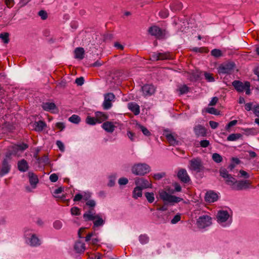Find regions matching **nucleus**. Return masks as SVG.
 Returning <instances> with one entry per match:
<instances>
[{
  "mask_svg": "<svg viewBox=\"0 0 259 259\" xmlns=\"http://www.w3.org/2000/svg\"><path fill=\"white\" fill-rule=\"evenodd\" d=\"M62 224L59 221H55L54 223V227L56 229H60L62 227Z\"/></svg>",
  "mask_w": 259,
  "mask_h": 259,
  "instance_id": "nucleus-63",
  "label": "nucleus"
},
{
  "mask_svg": "<svg viewBox=\"0 0 259 259\" xmlns=\"http://www.w3.org/2000/svg\"><path fill=\"white\" fill-rule=\"evenodd\" d=\"M128 107L135 115H137L140 113V107L137 104L135 103H130L128 104Z\"/></svg>",
  "mask_w": 259,
  "mask_h": 259,
  "instance_id": "nucleus-25",
  "label": "nucleus"
},
{
  "mask_svg": "<svg viewBox=\"0 0 259 259\" xmlns=\"http://www.w3.org/2000/svg\"><path fill=\"white\" fill-rule=\"evenodd\" d=\"M103 128L108 133H112L115 129V126L110 121H106L102 125Z\"/></svg>",
  "mask_w": 259,
  "mask_h": 259,
  "instance_id": "nucleus-22",
  "label": "nucleus"
},
{
  "mask_svg": "<svg viewBox=\"0 0 259 259\" xmlns=\"http://www.w3.org/2000/svg\"><path fill=\"white\" fill-rule=\"evenodd\" d=\"M211 218L207 215L200 217L197 221L198 226L200 228H204L211 224Z\"/></svg>",
  "mask_w": 259,
  "mask_h": 259,
  "instance_id": "nucleus-9",
  "label": "nucleus"
},
{
  "mask_svg": "<svg viewBox=\"0 0 259 259\" xmlns=\"http://www.w3.org/2000/svg\"><path fill=\"white\" fill-rule=\"evenodd\" d=\"M194 131L197 137L206 136V129L201 124H197L194 127Z\"/></svg>",
  "mask_w": 259,
  "mask_h": 259,
  "instance_id": "nucleus-14",
  "label": "nucleus"
},
{
  "mask_svg": "<svg viewBox=\"0 0 259 259\" xmlns=\"http://www.w3.org/2000/svg\"><path fill=\"white\" fill-rule=\"evenodd\" d=\"M40 241L38 237L35 234H33L30 239V245L36 246L40 245Z\"/></svg>",
  "mask_w": 259,
  "mask_h": 259,
  "instance_id": "nucleus-33",
  "label": "nucleus"
},
{
  "mask_svg": "<svg viewBox=\"0 0 259 259\" xmlns=\"http://www.w3.org/2000/svg\"><path fill=\"white\" fill-rule=\"evenodd\" d=\"M34 125V130L36 131L40 132L42 131L45 127H46L47 124L45 121L39 120L37 122H35Z\"/></svg>",
  "mask_w": 259,
  "mask_h": 259,
  "instance_id": "nucleus-28",
  "label": "nucleus"
},
{
  "mask_svg": "<svg viewBox=\"0 0 259 259\" xmlns=\"http://www.w3.org/2000/svg\"><path fill=\"white\" fill-rule=\"evenodd\" d=\"M74 248L78 253L83 252L85 249V244L80 241H77L74 245Z\"/></svg>",
  "mask_w": 259,
  "mask_h": 259,
  "instance_id": "nucleus-24",
  "label": "nucleus"
},
{
  "mask_svg": "<svg viewBox=\"0 0 259 259\" xmlns=\"http://www.w3.org/2000/svg\"><path fill=\"white\" fill-rule=\"evenodd\" d=\"M242 137V135L240 133L232 134L227 137L228 141H234L240 139Z\"/></svg>",
  "mask_w": 259,
  "mask_h": 259,
  "instance_id": "nucleus-34",
  "label": "nucleus"
},
{
  "mask_svg": "<svg viewBox=\"0 0 259 259\" xmlns=\"http://www.w3.org/2000/svg\"><path fill=\"white\" fill-rule=\"evenodd\" d=\"M38 15L42 20H46L48 17L47 13L44 10H40L38 12Z\"/></svg>",
  "mask_w": 259,
  "mask_h": 259,
  "instance_id": "nucleus-54",
  "label": "nucleus"
},
{
  "mask_svg": "<svg viewBox=\"0 0 259 259\" xmlns=\"http://www.w3.org/2000/svg\"><path fill=\"white\" fill-rule=\"evenodd\" d=\"M218 100H219V99L218 97H213L208 105L210 106H214L217 103Z\"/></svg>",
  "mask_w": 259,
  "mask_h": 259,
  "instance_id": "nucleus-62",
  "label": "nucleus"
},
{
  "mask_svg": "<svg viewBox=\"0 0 259 259\" xmlns=\"http://www.w3.org/2000/svg\"><path fill=\"white\" fill-rule=\"evenodd\" d=\"M179 91L181 95L186 94L189 92V88L186 85H183L179 88Z\"/></svg>",
  "mask_w": 259,
  "mask_h": 259,
  "instance_id": "nucleus-48",
  "label": "nucleus"
},
{
  "mask_svg": "<svg viewBox=\"0 0 259 259\" xmlns=\"http://www.w3.org/2000/svg\"><path fill=\"white\" fill-rule=\"evenodd\" d=\"M220 174L221 177L227 179L230 175L228 174V171L224 168H221L220 169Z\"/></svg>",
  "mask_w": 259,
  "mask_h": 259,
  "instance_id": "nucleus-43",
  "label": "nucleus"
},
{
  "mask_svg": "<svg viewBox=\"0 0 259 259\" xmlns=\"http://www.w3.org/2000/svg\"><path fill=\"white\" fill-rule=\"evenodd\" d=\"M145 196L149 203H152L154 201V195L153 192H146Z\"/></svg>",
  "mask_w": 259,
  "mask_h": 259,
  "instance_id": "nucleus-41",
  "label": "nucleus"
},
{
  "mask_svg": "<svg viewBox=\"0 0 259 259\" xmlns=\"http://www.w3.org/2000/svg\"><path fill=\"white\" fill-rule=\"evenodd\" d=\"M237 182L236 180L231 175L227 178L226 180V183L229 185L232 186H234V185L236 184V182Z\"/></svg>",
  "mask_w": 259,
  "mask_h": 259,
  "instance_id": "nucleus-37",
  "label": "nucleus"
},
{
  "mask_svg": "<svg viewBox=\"0 0 259 259\" xmlns=\"http://www.w3.org/2000/svg\"><path fill=\"white\" fill-rule=\"evenodd\" d=\"M170 7L173 11H179L182 9L183 5L181 2H175L171 4Z\"/></svg>",
  "mask_w": 259,
  "mask_h": 259,
  "instance_id": "nucleus-30",
  "label": "nucleus"
},
{
  "mask_svg": "<svg viewBox=\"0 0 259 259\" xmlns=\"http://www.w3.org/2000/svg\"><path fill=\"white\" fill-rule=\"evenodd\" d=\"M128 182V179L125 178H120L118 180V183L120 185H126V184H127Z\"/></svg>",
  "mask_w": 259,
  "mask_h": 259,
  "instance_id": "nucleus-58",
  "label": "nucleus"
},
{
  "mask_svg": "<svg viewBox=\"0 0 259 259\" xmlns=\"http://www.w3.org/2000/svg\"><path fill=\"white\" fill-rule=\"evenodd\" d=\"M165 137L168 141V143L171 145H178L179 142L176 140L174 136L171 134H167L165 135Z\"/></svg>",
  "mask_w": 259,
  "mask_h": 259,
  "instance_id": "nucleus-31",
  "label": "nucleus"
},
{
  "mask_svg": "<svg viewBox=\"0 0 259 259\" xmlns=\"http://www.w3.org/2000/svg\"><path fill=\"white\" fill-rule=\"evenodd\" d=\"M237 120H234L231 121L226 126V130L227 131L229 132L230 127L236 125L237 124Z\"/></svg>",
  "mask_w": 259,
  "mask_h": 259,
  "instance_id": "nucleus-52",
  "label": "nucleus"
},
{
  "mask_svg": "<svg viewBox=\"0 0 259 259\" xmlns=\"http://www.w3.org/2000/svg\"><path fill=\"white\" fill-rule=\"evenodd\" d=\"M212 160L217 163H220L223 160V158L222 156L220 154L217 153H213L212 154Z\"/></svg>",
  "mask_w": 259,
  "mask_h": 259,
  "instance_id": "nucleus-38",
  "label": "nucleus"
},
{
  "mask_svg": "<svg viewBox=\"0 0 259 259\" xmlns=\"http://www.w3.org/2000/svg\"><path fill=\"white\" fill-rule=\"evenodd\" d=\"M86 123L90 125H95L97 123L96 117H93L90 116H88L85 119Z\"/></svg>",
  "mask_w": 259,
  "mask_h": 259,
  "instance_id": "nucleus-36",
  "label": "nucleus"
},
{
  "mask_svg": "<svg viewBox=\"0 0 259 259\" xmlns=\"http://www.w3.org/2000/svg\"><path fill=\"white\" fill-rule=\"evenodd\" d=\"M232 85L238 93L243 92L245 87V81L243 83L238 80H235L232 82Z\"/></svg>",
  "mask_w": 259,
  "mask_h": 259,
  "instance_id": "nucleus-15",
  "label": "nucleus"
},
{
  "mask_svg": "<svg viewBox=\"0 0 259 259\" xmlns=\"http://www.w3.org/2000/svg\"><path fill=\"white\" fill-rule=\"evenodd\" d=\"M142 189L140 187L137 186L133 192V197L135 199L140 197L142 195Z\"/></svg>",
  "mask_w": 259,
  "mask_h": 259,
  "instance_id": "nucleus-32",
  "label": "nucleus"
},
{
  "mask_svg": "<svg viewBox=\"0 0 259 259\" xmlns=\"http://www.w3.org/2000/svg\"><path fill=\"white\" fill-rule=\"evenodd\" d=\"M166 174L164 172H162L161 173L156 174L153 175V178L155 180H159L162 178L165 177Z\"/></svg>",
  "mask_w": 259,
  "mask_h": 259,
  "instance_id": "nucleus-49",
  "label": "nucleus"
},
{
  "mask_svg": "<svg viewBox=\"0 0 259 259\" xmlns=\"http://www.w3.org/2000/svg\"><path fill=\"white\" fill-rule=\"evenodd\" d=\"M218 199V194L213 192V191H209L207 192L205 194V200L207 202H213L215 201H217Z\"/></svg>",
  "mask_w": 259,
  "mask_h": 259,
  "instance_id": "nucleus-17",
  "label": "nucleus"
},
{
  "mask_svg": "<svg viewBox=\"0 0 259 259\" xmlns=\"http://www.w3.org/2000/svg\"><path fill=\"white\" fill-rule=\"evenodd\" d=\"M156 60H169L171 59V56L169 52L159 53L153 56Z\"/></svg>",
  "mask_w": 259,
  "mask_h": 259,
  "instance_id": "nucleus-18",
  "label": "nucleus"
},
{
  "mask_svg": "<svg viewBox=\"0 0 259 259\" xmlns=\"http://www.w3.org/2000/svg\"><path fill=\"white\" fill-rule=\"evenodd\" d=\"M83 218L85 222L93 221V229L96 230L97 228L102 226L105 224V220L99 214L94 213L90 214H83Z\"/></svg>",
  "mask_w": 259,
  "mask_h": 259,
  "instance_id": "nucleus-1",
  "label": "nucleus"
},
{
  "mask_svg": "<svg viewBox=\"0 0 259 259\" xmlns=\"http://www.w3.org/2000/svg\"><path fill=\"white\" fill-rule=\"evenodd\" d=\"M229 217V214L227 210H219L217 215L218 221L221 223L227 221Z\"/></svg>",
  "mask_w": 259,
  "mask_h": 259,
  "instance_id": "nucleus-16",
  "label": "nucleus"
},
{
  "mask_svg": "<svg viewBox=\"0 0 259 259\" xmlns=\"http://www.w3.org/2000/svg\"><path fill=\"white\" fill-rule=\"evenodd\" d=\"M206 112L213 115H219L220 111L213 107H209L206 109Z\"/></svg>",
  "mask_w": 259,
  "mask_h": 259,
  "instance_id": "nucleus-45",
  "label": "nucleus"
},
{
  "mask_svg": "<svg viewBox=\"0 0 259 259\" xmlns=\"http://www.w3.org/2000/svg\"><path fill=\"white\" fill-rule=\"evenodd\" d=\"M137 126H138L139 128L141 130V131L142 132L143 134L144 135L146 136H149L151 135L150 132L148 130V129L146 127L140 124H138Z\"/></svg>",
  "mask_w": 259,
  "mask_h": 259,
  "instance_id": "nucleus-40",
  "label": "nucleus"
},
{
  "mask_svg": "<svg viewBox=\"0 0 259 259\" xmlns=\"http://www.w3.org/2000/svg\"><path fill=\"white\" fill-rule=\"evenodd\" d=\"M42 109L47 111L54 110L57 108L56 105L54 103L43 102L41 104Z\"/></svg>",
  "mask_w": 259,
  "mask_h": 259,
  "instance_id": "nucleus-23",
  "label": "nucleus"
},
{
  "mask_svg": "<svg viewBox=\"0 0 259 259\" xmlns=\"http://www.w3.org/2000/svg\"><path fill=\"white\" fill-rule=\"evenodd\" d=\"M37 161L40 163H44L46 164L49 163V158L48 156L44 155L43 157L41 158L38 157Z\"/></svg>",
  "mask_w": 259,
  "mask_h": 259,
  "instance_id": "nucleus-46",
  "label": "nucleus"
},
{
  "mask_svg": "<svg viewBox=\"0 0 259 259\" xmlns=\"http://www.w3.org/2000/svg\"><path fill=\"white\" fill-rule=\"evenodd\" d=\"M70 212L72 215H79L80 214V209L77 207H73L71 208Z\"/></svg>",
  "mask_w": 259,
  "mask_h": 259,
  "instance_id": "nucleus-44",
  "label": "nucleus"
},
{
  "mask_svg": "<svg viewBox=\"0 0 259 259\" xmlns=\"http://www.w3.org/2000/svg\"><path fill=\"white\" fill-rule=\"evenodd\" d=\"M148 32L152 36H154L157 39L163 38L164 31L157 26H152L149 28Z\"/></svg>",
  "mask_w": 259,
  "mask_h": 259,
  "instance_id": "nucleus-6",
  "label": "nucleus"
},
{
  "mask_svg": "<svg viewBox=\"0 0 259 259\" xmlns=\"http://www.w3.org/2000/svg\"><path fill=\"white\" fill-rule=\"evenodd\" d=\"M11 160V154H7L6 155L5 158L2 162V167L0 169V176H3L6 174H8L11 169V165L10 164V161Z\"/></svg>",
  "mask_w": 259,
  "mask_h": 259,
  "instance_id": "nucleus-4",
  "label": "nucleus"
},
{
  "mask_svg": "<svg viewBox=\"0 0 259 259\" xmlns=\"http://www.w3.org/2000/svg\"><path fill=\"white\" fill-rule=\"evenodd\" d=\"M28 177L29 178V182L31 185H36L38 182L37 176L32 172H28Z\"/></svg>",
  "mask_w": 259,
  "mask_h": 259,
  "instance_id": "nucleus-29",
  "label": "nucleus"
},
{
  "mask_svg": "<svg viewBox=\"0 0 259 259\" xmlns=\"http://www.w3.org/2000/svg\"><path fill=\"white\" fill-rule=\"evenodd\" d=\"M96 205V203L94 200H90L86 202L85 205L89 207V210L85 212L83 214H91L94 213V207Z\"/></svg>",
  "mask_w": 259,
  "mask_h": 259,
  "instance_id": "nucleus-19",
  "label": "nucleus"
},
{
  "mask_svg": "<svg viewBox=\"0 0 259 259\" xmlns=\"http://www.w3.org/2000/svg\"><path fill=\"white\" fill-rule=\"evenodd\" d=\"M211 55L215 58H219L223 56V53L220 50L215 49L211 51Z\"/></svg>",
  "mask_w": 259,
  "mask_h": 259,
  "instance_id": "nucleus-39",
  "label": "nucleus"
},
{
  "mask_svg": "<svg viewBox=\"0 0 259 259\" xmlns=\"http://www.w3.org/2000/svg\"><path fill=\"white\" fill-rule=\"evenodd\" d=\"M177 176L179 179L184 183H187L190 181V177L185 169H180L177 174Z\"/></svg>",
  "mask_w": 259,
  "mask_h": 259,
  "instance_id": "nucleus-13",
  "label": "nucleus"
},
{
  "mask_svg": "<svg viewBox=\"0 0 259 259\" xmlns=\"http://www.w3.org/2000/svg\"><path fill=\"white\" fill-rule=\"evenodd\" d=\"M28 147V146L26 144L22 143L17 145V149L21 151H23L26 149Z\"/></svg>",
  "mask_w": 259,
  "mask_h": 259,
  "instance_id": "nucleus-56",
  "label": "nucleus"
},
{
  "mask_svg": "<svg viewBox=\"0 0 259 259\" xmlns=\"http://www.w3.org/2000/svg\"><path fill=\"white\" fill-rule=\"evenodd\" d=\"M135 184L137 186L140 187L142 189L152 187L151 183L143 178H136L135 180Z\"/></svg>",
  "mask_w": 259,
  "mask_h": 259,
  "instance_id": "nucleus-11",
  "label": "nucleus"
},
{
  "mask_svg": "<svg viewBox=\"0 0 259 259\" xmlns=\"http://www.w3.org/2000/svg\"><path fill=\"white\" fill-rule=\"evenodd\" d=\"M181 215L179 214H176L174 218L171 220V223L172 224H176L181 220Z\"/></svg>",
  "mask_w": 259,
  "mask_h": 259,
  "instance_id": "nucleus-55",
  "label": "nucleus"
},
{
  "mask_svg": "<svg viewBox=\"0 0 259 259\" xmlns=\"http://www.w3.org/2000/svg\"><path fill=\"white\" fill-rule=\"evenodd\" d=\"M190 162L191 169L197 172H200L202 170L203 166L202 161L200 158H193L190 160Z\"/></svg>",
  "mask_w": 259,
  "mask_h": 259,
  "instance_id": "nucleus-10",
  "label": "nucleus"
},
{
  "mask_svg": "<svg viewBox=\"0 0 259 259\" xmlns=\"http://www.w3.org/2000/svg\"><path fill=\"white\" fill-rule=\"evenodd\" d=\"M75 58L82 60L84 58V51L83 48H77L74 50Z\"/></svg>",
  "mask_w": 259,
  "mask_h": 259,
  "instance_id": "nucleus-26",
  "label": "nucleus"
},
{
  "mask_svg": "<svg viewBox=\"0 0 259 259\" xmlns=\"http://www.w3.org/2000/svg\"><path fill=\"white\" fill-rule=\"evenodd\" d=\"M104 101L103 103L102 106L105 110H108L111 108L112 106V102L114 101L115 99V95L112 93H108L104 94Z\"/></svg>",
  "mask_w": 259,
  "mask_h": 259,
  "instance_id": "nucleus-5",
  "label": "nucleus"
},
{
  "mask_svg": "<svg viewBox=\"0 0 259 259\" xmlns=\"http://www.w3.org/2000/svg\"><path fill=\"white\" fill-rule=\"evenodd\" d=\"M95 114L98 123H101L105 121L108 117L106 113L100 111L96 112Z\"/></svg>",
  "mask_w": 259,
  "mask_h": 259,
  "instance_id": "nucleus-21",
  "label": "nucleus"
},
{
  "mask_svg": "<svg viewBox=\"0 0 259 259\" xmlns=\"http://www.w3.org/2000/svg\"><path fill=\"white\" fill-rule=\"evenodd\" d=\"M251 184L250 180H241L236 182V184L232 187L235 190H242L249 188Z\"/></svg>",
  "mask_w": 259,
  "mask_h": 259,
  "instance_id": "nucleus-8",
  "label": "nucleus"
},
{
  "mask_svg": "<svg viewBox=\"0 0 259 259\" xmlns=\"http://www.w3.org/2000/svg\"><path fill=\"white\" fill-rule=\"evenodd\" d=\"M159 196L163 201H166L168 203H178L183 200V198L170 195L165 191L160 192Z\"/></svg>",
  "mask_w": 259,
  "mask_h": 259,
  "instance_id": "nucleus-3",
  "label": "nucleus"
},
{
  "mask_svg": "<svg viewBox=\"0 0 259 259\" xmlns=\"http://www.w3.org/2000/svg\"><path fill=\"white\" fill-rule=\"evenodd\" d=\"M173 186L175 188L174 190L169 191V192L171 193H174V192H180L182 190V188L180 185L178 183H175L173 184Z\"/></svg>",
  "mask_w": 259,
  "mask_h": 259,
  "instance_id": "nucleus-47",
  "label": "nucleus"
},
{
  "mask_svg": "<svg viewBox=\"0 0 259 259\" xmlns=\"http://www.w3.org/2000/svg\"><path fill=\"white\" fill-rule=\"evenodd\" d=\"M58 179V177L57 174H53L50 176V180L52 182H56Z\"/></svg>",
  "mask_w": 259,
  "mask_h": 259,
  "instance_id": "nucleus-60",
  "label": "nucleus"
},
{
  "mask_svg": "<svg viewBox=\"0 0 259 259\" xmlns=\"http://www.w3.org/2000/svg\"><path fill=\"white\" fill-rule=\"evenodd\" d=\"M234 67L235 63L234 62L221 64L218 68V72L219 73L229 74L233 70Z\"/></svg>",
  "mask_w": 259,
  "mask_h": 259,
  "instance_id": "nucleus-7",
  "label": "nucleus"
},
{
  "mask_svg": "<svg viewBox=\"0 0 259 259\" xmlns=\"http://www.w3.org/2000/svg\"><path fill=\"white\" fill-rule=\"evenodd\" d=\"M202 72L199 70H196L193 71L189 75V79L191 81H196L200 78Z\"/></svg>",
  "mask_w": 259,
  "mask_h": 259,
  "instance_id": "nucleus-27",
  "label": "nucleus"
},
{
  "mask_svg": "<svg viewBox=\"0 0 259 259\" xmlns=\"http://www.w3.org/2000/svg\"><path fill=\"white\" fill-rule=\"evenodd\" d=\"M201 147L203 148L207 147L209 145V142L206 140H203L200 142Z\"/></svg>",
  "mask_w": 259,
  "mask_h": 259,
  "instance_id": "nucleus-57",
  "label": "nucleus"
},
{
  "mask_svg": "<svg viewBox=\"0 0 259 259\" xmlns=\"http://www.w3.org/2000/svg\"><path fill=\"white\" fill-rule=\"evenodd\" d=\"M143 94L145 96H151L155 92V88L151 84H146L141 88Z\"/></svg>",
  "mask_w": 259,
  "mask_h": 259,
  "instance_id": "nucleus-12",
  "label": "nucleus"
},
{
  "mask_svg": "<svg viewBox=\"0 0 259 259\" xmlns=\"http://www.w3.org/2000/svg\"><path fill=\"white\" fill-rule=\"evenodd\" d=\"M209 123L210 127L213 129L216 128L219 125V123L218 122L212 120L209 121Z\"/></svg>",
  "mask_w": 259,
  "mask_h": 259,
  "instance_id": "nucleus-64",
  "label": "nucleus"
},
{
  "mask_svg": "<svg viewBox=\"0 0 259 259\" xmlns=\"http://www.w3.org/2000/svg\"><path fill=\"white\" fill-rule=\"evenodd\" d=\"M56 144L58 146L59 149L62 151L63 152L64 151V146L63 143L60 141H57L56 142Z\"/></svg>",
  "mask_w": 259,
  "mask_h": 259,
  "instance_id": "nucleus-61",
  "label": "nucleus"
},
{
  "mask_svg": "<svg viewBox=\"0 0 259 259\" xmlns=\"http://www.w3.org/2000/svg\"><path fill=\"white\" fill-rule=\"evenodd\" d=\"M204 76H205V79L209 82H212L214 80V78L213 77L212 74L211 73L205 72Z\"/></svg>",
  "mask_w": 259,
  "mask_h": 259,
  "instance_id": "nucleus-50",
  "label": "nucleus"
},
{
  "mask_svg": "<svg viewBox=\"0 0 259 259\" xmlns=\"http://www.w3.org/2000/svg\"><path fill=\"white\" fill-rule=\"evenodd\" d=\"M9 34L8 32H4L0 34V38L5 44H8L9 41Z\"/></svg>",
  "mask_w": 259,
  "mask_h": 259,
  "instance_id": "nucleus-42",
  "label": "nucleus"
},
{
  "mask_svg": "<svg viewBox=\"0 0 259 259\" xmlns=\"http://www.w3.org/2000/svg\"><path fill=\"white\" fill-rule=\"evenodd\" d=\"M245 87L244 91H245L246 94L249 95L251 94L250 90V83L249 81H245Z\"/></svg>",
  "mask_w": 259,
  "mask_h": 259,
  "instance_id": "nucleus-53",
  "label": "nucleus"
},
{
  "mask_svg": "<svg viewBox=\"0 0 259 259\" xmlns=\"http://www.w3.org/2000/svg\"><path fill=\"white\" fill-rule=\"evenodd\" d=\"M139 240L142 244H145L148 242L149 238L147 236L142 235L139 237Z\"/></svg>",
  "mask_w": 259,
  "mask_h": 259,
  "instance_id": "nucleus-51",
  "label": "nucleus"
},
{
  "mask_svg": "<svg viewBox=\"0 0 259 259\" xmlns=\"http://www.w3.org/2000/svg\"><path fill=\"white\" fill-rule=\"evenodd\" d=\"M18 168L22 172L26 171L29 168L27 162L25 159H22L18 162Z\"/></svg>",
  "mask_w": 259,
  "mask_h": 259,
  "instance_id": "nucleus-20",
  "label": "nucleus"
},
{
  "mask_svg": "<svg viewBox=\"0 0 259 259\" xmlns=\"http://www.w3.org/2000/svg\"><path fill=\"white\" fill-rule=\"evenodd\" d=\"M150 170V166L145 163L135 164L132 168V171L134 174L140 176H144L149 172Z\"/></svg>",
  "mask_w": 259,
  "mask_h": 259,
  "instance_id": "nucleus-2",
  "label": "nucleus"
},
{
  "mask_svg": "<svg viewBox=\"0 0 259 259\" xmlns=\"http://www.w3.org/2000/svg\"><path fill=\"white\" fill-rule=\"evenodd\" d=\"M80 117L76 114H73L69 118V121L75 124H78L80 121Z\"/></svg>",
  "mask_w": 259,
  "mask_h": 259,
  "instance_id": "nucleus-35",
  "label": "nucleus"
},
{
  "mask_svg": "<svg viewBox=\"0 0 259 259\" xmlns=\"http://www.w3.org/2000/svg\"><path fill=\"white\" fill-rule=\"evenodd\" d=\"M75 82L78 85H81L84 83V78L83 77H80L78 78H77L75 79Z\"/></svg>",
  "mask_w": 259,
  "mask_h": 259,
  "instance_id": "nucleus-59",
  "label": "nucleus"
}]
</instances>
